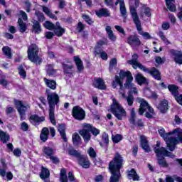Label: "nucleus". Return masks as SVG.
<instances>
[{"instance_id":"nucleus-1","label":"nucleus","mask_w":182,"mask_h":182,"mask_svg":"<svg viewBox=\"0 0 182 182\" xmlns=\"http://www.w3.org/2000/svg\"><path fill=\"white\" fill-rule=\"evenodd\" d=\"M158 132L161 137L166 141L170 151H174L176 146L182 143V129L180 128H176L171 132L166 133L164 128L160 127Z\"/></svg>"},{"instance_id":"nucleus-2","label":"nucleus","mask_w":182,"mask_h":182,"mask_svg":"<svg viewBox=\"0 0 182 182\" xmlns=\"http://www.w3.org/2000/svg\"><path fill=\"white\" fill-rule=\"evenodd\" d=\"M127 77L126 82L124 86L127 89H129L132 93H134L137 95V88L134 87V85L132 83L133 82V75H132V73L130 71H123L121 70L119 72V76H115V80L112 82V86L114 88L117 87V85L120 86V87H123V79Z\"/></svg>"},{"instance_id":"nucleus-3","label":"nucleus","mask_w":182,"mask_h":182,"mask_svg":"<svg viewBox=\"0 0 182 182\" xmlns=\"http://www.w3.org/2000/svg\"><path fill=\"white\" fill-rule=\"evenodd\" d=\"M123 166V158L120 154H116L113 160L109 164V171L112 174L109 182H119L120 180V168Z\"/></svg>"},{"instance_id":"nucleus-4","label":"nucleus","mask_w":182,"mask_h":182,"mask_svg":"<svg viewBox=\"0 0 182 182\" xmlns=\"http://www.w3.org/2000/svg\"><path fill=\"white\" fill-rule=\"evenodd\" d=\"M47 102L49 107V119L50 122L55 126L56 120L55 119V109L59 107V102H60L59 95L56 92H50V90H46Z\"/></svg>"},{"instance_id":"nucleus-5","label":"nucleus","mask_w":182,"mask_h":182,"mask_svg":"<svg viewBox=\"0 0 182 182\" xmlns=\"http://www.w3.org/2000/svg\"><path fill=\"white\" fill-rule=\"evenodd\" d=\"M129 65H132L134 69H137L139 68L143 72H146V73H149L154 79L156 80H160L161 77L160 76V71L157 70L156 68H152L149 69L143 65L141 63L139 62V55L137 54H134L132 57V59L128 60Z\"/></svg>"},{"instance_id":"nucleus-6","label":"nucleus","mask_w":182,"mask_h":182,"mask_svg":"<svg viewBox=\"0 0 182 182\" xmlns=\"http://www.w3.org/2000/svg\"><path fill=\"white\" fill-rule=\"evenodd\" d=\"M154 150L158 159V164H159L161 167H168V164L166 162V160H164V157H171L173 159V157H174L173 153L167 151L164 147L155 148Z\"/></svg>"},{"instance_id":"nucleus-7","label":"nucleus","mask_w":182,"mask_h":182,"mask_svg":"<svg viewBox=\"0 0 182 182\" xmlns=\"http://www.w3.org/2000/svg\"><path fill=\"white\" fill-rule=\"evenodd\" d=\"M111 112L112 114H114V116L118 119V120H123V119H124V117L127 116L126 110L124 108H123L122 105H120L119 102H117V100H116L114 98L112 100Z\"/></svg>"},{"instance_id":"nucleus-8","label":"nucleus","mask_w":182,"mask_h":182,"mask_svg":"<svg viewBox=\"0 0 182 182\" xmlns=\"http://www.w3.org/2000/svg\"><path fill=\"white\" fill-rule=\"evenodd\" d=\"M83 129L80 132V134L84 139L85 143L90 140V132L94 136H97L100 131L92 126L90 124H84Z\"/></svg>"},{"instance_id":"nucleus-9","label":"nucleus","mask_w":182,"mask_h":182,"mask_svg":"<svg viewBox=\"0 0 182 182\" xmlns=\"http://www.w3.org/2000/svg\"><path fill=\"white\" fill-rule=\"evenodd\" d=\"M39 53V48L36 44L30 46L28 48V58L31 62L36 65H41L42 63V58L38 55Z\"/></svg>"},{"instance_id":"nucleus-10","label":"nucleus","mask_w":182,"mask_h":182,"mask_svg":"<svg viewBox=\"0 0 182 182\" xmlns=\"http://www.w3.org/2000/svg\"><path fill=\"white\" fill-rule=\"evenodd\" d=\"M44 27L46 29H49V31H54V33L57 35V36H62L63 33H65V29L60 27V23L57 22L55 26L51 22L47 21L44 23Z\"/></svg>"},{"instance_id":"nucleus-11","label":"nucleus","mask_w":182,"mask_h":182,"mask_svg":"<svg viewBox=\"0 0 182 182\" xmlns=\"http://www.w3.org/2000/svg\"><path fill=\"white\" fill-rule=\"evenodd\" d=\"M15 106L21 116V120H23V116L27 110H29L31 106L28 103H23L20 100H15Z\"/></svg>"},{"instance_id":"nucleus-12","label":"nucleus","mask_w":182,"mask_h":182,"mask_svg":"<svg viewBox=\"0 0 182 182\" xmlns=\"http://www.w3.org/2000/svg\"><path fill=\"white\" fill-rule=\"evenodd\" d=\"M138 102L139 103H140L139 113L141 116L143 115L146 110H148V112H150L151 113H153L154 112V109H153V108L150 107L149 102L146 101L144 99L139 98Z\"/></svg>"},{"instance_id":"nucleus-13","label":"nucleus","mask_w":182,"mask_h":182,"mask_svg":"<svg viewBox=\"0 0 182 182\" xmlns=\"http://www.w3.org/2000/svg\"><path fill=\"white\" fill-rule=\"evenodd\" d=\"M72 113L73 117H74V119H76V120H83V119H85V117L86 116L85 110L79 106L74 107L73 108Z\"/></svg>"},{"instance_id":"nucleus-14","label":"nucleus","mask_w":182,"mask_h":182,"mask_svg":"<svg viewBox=\"0 0 182 182\" xmlns=\"http://www.w3.org/2000/svg\"><path fill=\"white\" fill-rule=\"evenodd\" d=\"M170 53L173 57L174 61L178 65H182V52L176 50H171Z\"/></svg>"},{"instance_id":"nucleus-15","label":"nucleus","mask_w":182,"mask_h":182,"mask_svg":"<svg viewBox=\"0 0 182 182\" xmlns=\"http://www.w3.org/2000/svg\"><path fill=\"white\" fill-rule=\"evenodd\" d=\"M127 43H129L132 48H136V46H140L141 43L137 36L132 35L128 37Z\"/></svg>"},{"instance_id":"nucleus-16","label":"nucleus","mask_w":182,"mask_h":182,"mask_svg":"<svg viewBox=\"0 0 182 182\" xmlns=\"http://www.w3.org/2000/svg\"><path fill=\"white\" fill-rule=\"evenodd\" d=\"M141 147L144 150L145 153H150L151 151L150 146H149V141H147V138L144 136H141Z\"/></svg>"},{"instance_id":"nucleus-17","label":"nucleus","mask_w":182,"mask_h":182,"mask_svg":"<svg viewBox=\"0 0 182 182\" xmlns=\"http://www.w3.org/2000/svg\"><path fill=\"white\" fill-rule=\"evenodd\" d=\"M93 86L100 90H105L106 89V85L105 81L102 78H97L93 80Z\"/></svg>"},{"instance_id":"nucleus-18","label":"nucleus","mask_w":182,"mask_h":182,"mask_svg":"<svg viewBox=\"0 0 182 182\" xmlns=\"http://www.w3.org/2000/svg\"><path fill=\"white\" fill-rule=\"evenodd\" d=\"M77 160L79 164L81 165L83 168H89V167H90V161H89V159L86 156L81 155Z\"/></svg>"},{"instance_id":"nucleus-19","label":"nucleus","mask_w":182,"mask_h":182,"mask_svg":"<svg viewBox=\"0 0 182 182\" xmlns=\"http://www.w3.org/2000/svg\"><path fill=\"white\" fill-rule=\"evenodd\" d=\"M55 154V149L50 146H43V156L49 159L51 156Z\"/></svg>"},{"instance_id":"nucleus-20","label":"nucleus","mask_w":182,"mask_h":182,"mask_svg":"<svg viewBox=\"0 0 182 182\" xmlns=\"http://www.w3.org/2000/svg\"><path fill=\"white\" fill-rule=\"evenodd\" d=\"M130 12L136 26H139L140 23H141L140 22V19L139 18V15H137L136 9L134 7H130Z\"/></svg>"},{"instance_id":"nucleus-21","label":"nucleus","mask_w":182,"mask_h":182,"mask_svg":"<svg viewBox=\"0 0 182 182\" xmlns=\"http://www.w3.org/2000/svg\"><path fill=\"white\" fill-rule=\"evenodd\" d=\"M119 4L121 15H122L123 18H126L127 11L126 10V6L124 5V0H117L115 5L117 6Z\"/></svg>"},{"instance_id":"nucleus-22","label":"nucleus","mask_w":182,"mask_h":182,"mask_svg":"<svg viewBox=\"0 0 182 182\" xmlns=\"http://www.w3.org/2000/svg\"><path fill=\"white\" fill-rule=\"evenodd\" d=\"M30 122L33 126H38L41 122H45V117H39L38 115H31L30 117Z\"/></svg>"},{"instance_id":"nucleus-23","label":"nucleus","mask_w":182,"mask_h":182,"mask_svg":"<svg viewBox=\"0 0 182 182\" xmlns=\"http://www.w3.org/2000/svg\"><path fill=\"white\" fill-rule=\"evenodd\" d=\"M157 109H159L161 113H166L167 110H168V102H167V100L161 101L157 105Z\"/></svg>"},{"instance_id":"nucleus-24","label":"nucleus","mask_w":182,"mask_h":182,"mask_svg":"<svg viewBox=\"0 0 182 182\" xmlns=\"http://www.w3.org/2000/svg\"><path fill=\"white\" fill-rule=\"evenodd\" d=\"M65 130H66V127H65V124H60L58 125V131L59 132L63 140H64V141L66 142L68 141V138L66 137Z\"/></svg>"},{"instance_id":"nucleus-25","label":"nucleus","mask_w":182,"mask_h":182,"mask_svg":"<svg viewBox=\"0 0 182 182\" xmlns=\"http://www.w3.org/2000/svg\"><path fill=\"white\" fill-rule=\"evenodd\" d=\"M50 176V173L49 172V169L42 167L41 173H40V178L41 180H44L46 182H48V178Z\"/></svg>"},{"instance_id":"nucleus-26","label":"nucleus","mask_w":182,"mask_h":182,"mask_svg":"<svg viewBox=\"0 0 182 182\" xmlns=\"http://www.w3.org/2000/svg\"><path fill=\"white\" fill-rule=\"evenodd\" d=\"M128 178L129 180H133V181H139L140 180V177L134 169L128 171Z\"/></svg>"},{"instance_id":"nucleus-27","label":"nucleus","mask_w":182,"mask_h":182,"mask_svg":"<svg viewBox=\"0 0 182 182\" xmlns=\"http://www.w3.org/2000/svg\"><path fill=\"white\" fill-rule=\"evenodd\" d=\"M141 18H144V16H147L148 18H150L151 16V11L150 10V8L146 6H143L141 9V12L139 14Z\"/></svg>"},{"instance_id":"nucleus-28","label":"nucleus","mask_w":182,"mask_h":182,"mask_svg":"<svg viewBox=\"0 0 182 182\" xmlns=\"http://www.w3.org/2000/svg\"><path fill=\"white\" fill-rule=\"evenodd\" d=\"M43 80L47 87L52 89V90H55V89H56V81L48 79L46 77H44Z\"/></svg>"},{"instance_id":"nucleus-29","label":"nucleus","mask_w":182,"mask_h":182,"mask_svg":"<svg viewBox=\"0 0 182 182\" xmlns=\"http://www.w3.org/2000/svg\"><path fill=\"white\" fill-rule=\"evenodd\" d=\"M95 14L98 18H102V16H110V13L106 9H101L95 11Z\"/></svg>"},{"instance_id":"nucleus-30","label":"nucleus","mask_w":182,"mask_h":182,"mask_svg":"<svg viewBox=\"0 0 182 182\" xmlns=\"http://www.w3.org/2000/svg\"><path fill=\"white\" fill-rule=\"evenodd\" d=\"M136 28L140 35H141L144 39H151V36L147 32H143L141 28V23H139V26H136Z\"/></svg>"},{"instance_id":"nucleus-31","label":"nucleus","mask_w":182,"mask_h":182,"mask_svg":"<svg viewBox=\"0 0 182 182\" xmlns=\"http://www.w3.org/2000/svg\"><path fill=\"white\" fill-rule=\"evenodd\" d=\"M105 31L108 35V38L112 42H116V36L113 33V31H112V28L107 26L105 28Z\"/></svg>"},{"instance_id":"nucleus-32","label":"nucleus","mask_w":182,"mask_h":182,"mask_svg":"<svg viewBox=\"0 0 182 182\" xmlns=\"http://www.w3.org/2000/svg\"><path fill=\"white\" fill-rule=\"evenodd\" d=\"M74 62L75 63L78 72L83 70V62H82V60L79 56H74Z\"/></svg>"},{"instance_id":"nucleus-33","label":"nucleus","mask_w":182,"mask_h":182,"mask_svg":"<svg viewBox=\"0 0 182 182\" xmlns=\"http://www.w3.org/2000/svg\"><path fill=\"white\" fill-rule=\"evenodd\" d=\"M166 5L171 12H176L175 0H165Z\"/></svg>"},{"instance_id":"nucleus-34","label":"nucleus","mask_w":182,"mask_h":182,"mask_svg":"<svg viewBox=\"0 0 182 182\" xmlns=\"http://www.w3.org/2000/svg\"><path fill=\"white\" fill-rule=\"evenodd\" d=\"M48 136H49V129L47 127L43 128L40 136L41 140L42 141H46L48 140Z\"/></svg>"},{"instance_id":"nucleus-35","label":"nucleus","mask_w":182,"mask_h":182,"mask_svg":"<svg viewBox=\"0 0 182 182\" xmlns=\"http://www.w3.org/2000/svg\"><path fill=\"white\" fill-rule=\"evenodd\" d=\"M10 139L11 136H9V134L4 131H0V140L2 143H8V141L10 140Z\"/></svg>"},{"instance_id":"nucleus-36","label":"nucleus","mask_w":182,"mask_h":182,"mask_svg":"<svg viewBox=\"0 0 182 182\" xmlns=\"http://www.w3.org/2000/svg\"><path fill=\"white\" fill-rule=\"evenodd\" d=\"M168 89L174 97H176V96H178V87L174 85H169L168 86Z\"/></svg>"},{"instance_id":"nucleus-37","label":"nucleus","mask_w":182,"mask_h":182,"mask_svg":"<svg viewBox=\"0 0 182 182\" xmlns=\"http://www.w3.org/2000/svg\"><path fill=\"white\" fill-rule=\"evenodd\" d=\"M94 53L95 56H97V55H100L101 58L103 59V60H107V53L103 51V50H99L98 48H95Z\"/></svg>"},{"instance_id":"nucleus-38","label":"nucleus","mask_w":182,"mask_h":182,"mask_svg":"<svg viewBox=\"0 0 182 182\" xmlns=\"http://www.w3.org/2000/svg\"><path fill=\"white\" fill-rule=\"evenodd\" d=\"M33 23V32H35V33H41V32L42 31V28H41V24L39 23V22H38V21L34 20Z\"/></svg>"},{"instance_id":"nucleus-39","label":"nucleus","mask_w":182,"mask_h":182,"mask_svg":"<svg viewBox=\"0 0 182 182\" xmlns=\"http://www.w3.org/2000/svg\"><path fill=\"white\" fill-rule=\"evenodd\" d=\"M136 80L139 85L146 84L147 79L143 76L141 74H137L136 76Z\"/></svg>"},{"instance_id":"nucleus-40","label":"nucleus","mask_w":182,"mask_h":182,"mask_svg":"<svg viewBox=\"0 0 182 182\" xmlns=\"http://www.w3.org/2000/svg\"><path fill=\"white\" fill-rule=\"evenodd\" d=\"M46 72L48 76H55L56 75V70L53 69V65H48L46 66Z\"/></svg>"},{"instance_id":"nucleus-41","label":"nucleus","mask_w":182,"mask_h":182,"mask_svg":"<svg viewBox=\"0 0 182 182\" xmlns=\"http://www.w3.org/2000/svg\"><path fill=\"white\" fill-rule=\"evenodd\" d=\"M43 12H45L46 15H47V16H49V18H51V19H56V16L50 12L49 8L46 6H43Z\"/></svg>"},{"instance_id":"nucleus-42","label":"nucleus","mask_w":182,"mask_h":182,"mask_svg":"<svg viewBox=\"0 0 182 182\" xmlns=\"http://www.w3.org/2000/svg\"><path fill=\"white\" fill-rule=\"evenodd\" d=\"M60 181L68 182V175H67L66 169H65V168L61 169V171H60Z\"/></svg>"},{"instance_id":"nucleus-43","label":"nucleus","mask_w":182,"mask_h":182,"mask_svg":"<svg viewBox=\"0 0 182 182\" xmlns=\"http://www.w3.org/2000/svg\"><path fill=\"white\" fill-rule=\"evenodd\" d=\"M68 154H70V156H73L74 157H76V159H79V157H80L82 156V154H80L79 153V151H76L75 149H73L72 148H70L68 149Z\"/></svg>"},{"instance_id":"nucleus-44","label":"nucleus","mask_w":182,"mask_h":182,"mask_svg":"<svg viewBox=\"0 0 182 182\" xmlns=\"http://www.w3.org/2000/svg\"><path fill=\"white\" fill-rule=\"evenodd\" d=\"M18 23L20 27V32L23 33L26 31V23H23V21H22V18H18Z\"/></svg>"},{"instance_id":"nucleus-45","label":"nucleus","mask_w":182,"mask_h":182,"mask_svg":"<svg viewBox=\"0 0 182 182\" xmlns=\"http://www.w3.org/2000/svg\"><path fill=\"white\" fill-rule=\"evenodd\" d=\"M3 53L9 59H11L12 58V53L11 52V48L9 47H3L2 48Z\"/></svg>"},{"instance_id":"nucleus-46","label":"nucleus","mask_w":182,"mask_h":182,"mask_svg":"<svg viewBox=\"0 0 182 182\" xmlns=\"http://www.w3.org/2000/svg\"><path fill=\"white\" fill-rule=\"evenodd\" d=\"M63 68L65 73H72V69H73V65L63 63Z\"/></svg>"},{"instance_id":"nucleus-47","label":"nucleus","mask_w":182,"mask_h":182,"mask_svg":"<svg viewBox=\"0 0 182 182\" xmlns=\"http://www.w3.org/2000/svg\"><path fill=\"white\" fill-rule=\"evenodd\" d=\"M129 122L131 124H136V112L134 111V108L131 109V117L129 119Z\"/></svg>"},{"instance_id":"nucleus-48","label":"nucleus","mask_w":182,"mask_h":182,"mask_svg":"<svg viewBox=\"0 0 182 182\" xmlns=\"http://www.w3.org/2000/svg\"><path fill=\"white\" fill-rule=\"evenodd\" d=\"M79 141H80V136L79 134H73V143L75 146H77L79 144Z\"/></svg>"},{"instance_id":"nucleus-49","label":"nucleus","mask_w":182,"mask_h":182,"mask_svg":"<svg viewBox=\"0 0 182 182\" xmlns=\"http://www.w3.org/2000/svg\"><path fill=\"white\" fill-rule=\"evenodd\" d=\"M158 35L166 45H170V41H168L167 38H166V36H164V33H163V31H159Z\"/></svg>"},{"instance_id":"nucleus-50","label":"nucleus","mask_w":182,"mask_h":182,"mask_svg":"<svg viewBox=\"0 0 182 182\" xmlns=\"http://www.w3.org/2000/svg\"><path fill=\"white\" fill-rule=\"evenodd\" d=\"M35 15L37 16L39 22H43V21H45V16L43 13H41V11H36Z\"/></svg>"},{"instance_id":"nucleus-51","label":"nucleus","mask_w":182,"mask_h":182,"mask_svg":"<svg viewBox=\"0 0 182 182\" xmlns=\"http://www.w3.org/2000/svg\"><path fill=\"white\" fill-rule=\"evenodd\" d=\"M102 141L104 143V144H109V135L105 132L102 134Z\"/></svg>"},{"instance_id":"nucleus-52","label":"nucleus","mask_w":182,"mask_h":182,"mask_svg":"<svg viewBox=\"0 0 182 182\" xmlns=\"http://www.w3.org/2000/svg\"><path fill=\"white\" fill-rule=\"evenodd\" d=\"M18 73L23 79H25V77H26V72L25 71V70H23L22 65L18 68Z\"/></svg>"},{"instance_id":"nucleus-53","label":"nucleus","mask_w":182,"mask_h":182,"mask_svg":"<svg viewBox=\"0 0 182 182\" xmlns=\"http://www.w3.org/2000/svg\"><path fill=\"white\" fill-rule=\"evenodd\" d=\"M82 19H84V21L88 23V25H92V23H93V20H92L90 18V16L86 15V14H84L82 15Z\"/></svg>"},{"instance_id":"nucleus-54","label":"nucleus","mask_w":182,"mask_h":182,"mask_svg":"<svg viewBox=\"0 0 182 182\" xmlns=\"http://www.w3.org/2000/svg\"><path fill=\"white\" fill-rule=\"evenodd\" d=\"M127 102L128 103V106H133V103L134 102V97H133V95H129L127 97Z\"/></svg>"},{"instance_id":"nucleus-55","label":"nucleus","mask_w":182,"mask_h":182,"mask_svg":"<svg viewBox=\"0 0 182 182\" xmlns=\"http://www.w3.org/2000/svg\"><path fill=\"white\" fill-rule=\"evenodd\" d=\"M68 180L70 182H78L75 175H73V172L68 173Z\"/></svg>"},{"instance_id":"nucleus-56","label":"nucleus","mask_w":182,"mask_h":182,"mask_svg":"<svg viewBox=\"0 0 182 182\" xmlns=\"http://www.w3.org/2000/svg\"><path fill=\"white\" fill-rule=\"evenodd\" d=\"M116 65H117V60H116V58H113L110 60L109 62V70H112V69H113V68L116 67Z\"/></svg>"},{"instance_id":"nucleus-57","label":"nucleus","mask_w":182,"mask_h":182,"mask_svg":"<svg viewBox=\"0 0 182 182\" xmlns=\"http://www.w3.org/2000/svg\"><path fill=\"white\" fill-rule=\"evenodd\" d=\"M87 153L92 159H95V157H96V151L93 148L90 147L87 151Z\"/></svg>"},{"instance_id":"nucleus-58","label":"nucleus","mask_w":182,"mask_h":182,"mask_svg":"<svg viewBox=\"0 0 182 182\" xmlns=\"http://www.w3.org/2000/svg\"><path fill=\"white\" fill-rule=\"evenodd\" d=\"M103 45H107V43H106L105 41H103L102 40H100L97 43V46H96L95 49H98V50H102V49H100V48H102V46H103Z\"/></svg>"},{"instance_id":"nucleus-59","label":"nucleus","mask_w":182,"mask_h":182,"mask_svg":"<svg viewBox=\"0 0 182 182\" xmlns=\"http://www.w3.org/2000/svg\"><path fill=\"white\" fill-rule=\"evenodd\" d=\"M122 139V137L120 134H117L112 136V141H114V143H119V141H121Z\"/></svg>"},{"instance_id":"nucleus-60","label":"nucleus","mask_w":182,"mask_h":182,"mask_svg":"<svg viewBox=\"0 0 182 182\" xmlns=\"http://www.w3.org/2000/svg\"><path fill=\"white\" fill-rule=\"evenodd\" d=\"M21 129L23 130V132H28V129H29V125L26 124V122H22L21 124Z\"/></svg>"},{"instance_id":"nucleus-61","label":"nucleus","mask_w":182,"mask_h":182,"mask_svg":"<svg viewBox=\"0 0 182 182\" xmlns=\"http://www.w3.org/2000/svg\"><path fill=\"white\" fill-rule=\"evenodd\" d=\"M50 161H52V163H53V164H58L59 163V158H58L57 156H51L49 157Z\"/></svg>"},{"instance_id":"nucleus-62","label":"nucleus","mask_w":182,"mask_h":182,"mask_svg":"<svg viewBox=\"0 0 182 182\" xmlns=\"http://www.w3.org/2000/svg\"><path fill=\"white\" fill-rule=\"evenodd\" d=\"M84 29H85V25H83L82 22H79L77 26V31L78 32H82Z\"/></svg>"},{"instance_id":"nucleus-63","label":"nucleus","mask_w":182,"mask_h":182,"mask_svg":"<svg viewBox=\"0 0 182 182\" xmlns=\"http://www.w3.org/2000/svg\"><path fill=\"white\" fill-rule=\"evenodd\" d=\"M24 9H26V12H31V2L29 1H25Z\"/></svg>"},{"instance_id":"nucleus-64","label":"nucleus","mask_w":182,"mask_h":182,"mask_svg":"<svg viewBox=\"0 0 182 182\" xmlns=\"http://www.w3.org/2000/svg\"><path fill=\"white\" fill-rule=\"evenodd\" d=\"M175 99L176 102H178V103L182 106V95H178H178L175 97Z\"/></svg>"}]
</instances>
